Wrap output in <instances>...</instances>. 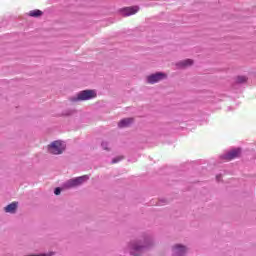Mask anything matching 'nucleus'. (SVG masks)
Segmentation results:
<instances>
[{
    "instance_id": "423d86ee",
    "label": "nucleus",
    "mask_w": 256,
    "mask_h": 256,
    "mask_svg": "<svg viewBox=\"0 0 256 256\" xmlns=\"http://www.w3.org/2000/svg\"><path fill=\"white\" fill-rule=\"evenodd\" d=\"M138 12H139V6H131V7H126L122 9V13L124 17L135 15V13H138Z\"/></svg>"
},
{
    "instance_id": "0eeeda50",
    "label": "nucleus",
    "mask_w": 256,
    "mask_h": 256,
    "mask_svg": "<svg viewBox=\"0 0 256 256\" xmlns=\"http://www.w3.org/2000/svg\"><path fill=\"white\" fill-rule=\"evenodd\" d=\"M174 256H184L187 253V247L177 244L173 248Z\"/></svg>"
},
{
    "instance_id": "f3484780",
    "label": "nucleus",
    "mask_w": 256,
    "mask_h": 256,
    "mask_svg": "<svg viewBox=\"0 0 256 256\" xmlns=\"http://www.w3.org/2000/svg\"><path fill=\"white\" fill-rule=\"evenodd\" d=\"M134 255H135V256H137V255H139V254H137V253H134Z\"/></svg>"
},
{
    "instance_id": "20e7f679",
    "label": "nucleus",
    "mask_w": 256,
    "mask_h": 256,
    "mask_svg": "<svg viewBox=\"0 0 256 256\" xmlns=\"http://www.w3.org/2000/svg\"><path fill=\"white\" fill-rule=\"evenodd\" d=\"M163 79H167V74L163 72H157L147 76V83L150 85H155V83H159V81H163Z\"/></svg>"
},
{
    "instance_id": "f8f14e48",
    "label": "nucleus",
    "mask_w": 256,
    "mask_h": 256,
    "mask_svg": "<svg viewBox=\"0 0 256 256\" xmlns=\"http://www.w3.org/2000/svg\"><path fill=\"white\" fill-rule=\"evenodd\" d=\"M245 81H247V77H245V76L237 77V83H245Z\"/></svg>"
},
{
    "instance_id": "39448f33",
    "label": "nucleus",
    "mask_w": 256,
    "mask_h": 256,
    "mask_svg": "<svg viewBox=\"0 0 256 256\" xmlns=\"http://www.w3.org/2000/svg\"><path fill=\"white\" fill-rule=\"evenodd\" d=\"M238 157H241L240 148L232 149L228 153L222 155V159H224V161H233V159H237Z\"/></svg>"
},
{
    "instance_id": "2eb2a0df",
    "label": "nucleus",
    "mask_w": 256,
    "mask_h": 256,
    "mask_svg": "<svg viewBox=\"0 0 256 256\" xmlns=\"http://www.w3.org/2000/svg\"><path fill=\"white\" fill-rule=\"evenodd\" d=\"M54 193L55 195H61V188H56Z\"/></svg>"
},
{
    "instance_id": "ddd939ff",
    "label": "nucleus",
    "mask_w": 256,
    "mask_h": 256,
    "mask_svg": "<svg viewBox=\"0 0 256 256\" xmlns=\"http://www.w3.org/2000/svg\"><path fill=\"white\" fill-rule=\"evenodd\" d=\"M119 161H123V156H118L116 158H114L112 160V163L115 164V163H119Z\"/></svg>"
},
{
    "instance_id": "f03ea898",
    "label": "nucleus",
    "mask_w": 256,
    "mask_h": 256,
    "mask_svg": "<svg viewBox=\"0 0 256 256\" xmlns=\"http://www.w3.org/2000/svg\"><path fill=\"white\" fill-rule=\"evenodd\" d=\"M97 92L95 90H83L77 94V98L74 101H89V99H95Z\"/></svg>"
},
{
    "instance_id": "1a4fd4ad",
    "label": "nucleus",
    "mask_w": 256,
    "mask_h": 256,
    "mask_svg": "<svg viewBox=\"0 0 256 256\" xmlns=\"http://www.w3.org/2000/svg\"><path fill=\"white\" fill-rule=\"evenodd\" d=\"M17 205H18L17 202H12L8 206H6L5 207L6 213H15V211H17Z\"/></svg>"
},
{
    "instance_id": "dca6fc26",
    "label": "nucleus",
    "mask_w": 256,
    "mask_h": 256,
    "mask_svg": "<svg viewBox=\"0 0 256 256\" xmlns=\"http://www.w3.org/2000/svg\"><path fill=\"white\" fill-rule=\"evenodd\" d=\"M102 147H103V149H105L106 151H109V148H107V143L103 142V143H102Z\"/></svg>"
},
{
    "instance_id": "f257e3e1",
    "label": "nucleus",
    "mask_w": 256,
    "mask_h": 256,
    "mask_svg": "<svg viewBox=\"0 0 256 256\" xmlns=\"http://www.w3.org/2000/svg\"><path fill=\"white\" fill-rule=\"evenodd\" d=\"M48 151L52 155H61L65 151V144L60 140L54 141L48 146Z\"/></svg>"
},
{
    "instance_id": "4468645a",
    "label": "nucleus",
    "mask_w": 256,
    "mask_h": 256,
    "mask_svg": "<svg viewBox=\"0 0 256 256\" xmlns=\"http://www.w3.org/2000/svg\"><path fill=\"white\" fill-rule=\"evenodd\" d=\"M133 249L134 251H143V247L141 246H134Z\"/></svg>"
},
{
    "instance_id": "9b49d317",
    "label": "nucleus",
    "mask_w": 256,
    "mask_h": 256,
    "mask_svg": "<svg viewBox=\"0 0 256 256\" xmlns=\"http://www.w3.org/2000/svg\"><path fill=\"white\" fill-rule=\"evenodd\" d=\"M179 65H180L181 67H191V65H193V60H191V59H186V60L180 62Z\"/></svg>"
},
{
    "instance_id": "6e6552de",
    "label": "nucleus",
    "mask_w": 256,
    "mask_h": 256,
    "mask_svg": "<svg viewBox=\"0 0 256 256\" xmlns=\"http://www.w3.org/2000/svg\"><path fill=\"white\" fill-rule=\"evenodd\" d=\"M133 123V118H124L118 123V127L123 129L125 127H129Z\"/></svg>"
},
{
    "instance_id": "7ed1b4c3",
    "label": "nucleus",
    "mask_w": 256,
    "mask_h": 256,
    "mask_svg": "<svg viewBox=\"0 0 256 256\" xmlns=\"http://www.w3.org/2000/svg\"><path fill=\"white\" fill-rule=\"evenodd\" d=\"M88 180H89V176L87 175L80 176L66 182L65 187L67 189H71V187H78V185H83V183H85V181H88Z\"/></svg>"
},
{
    "instance_id": "9d476101",
    "label": "nucleus",
    "mask_w": 256,
    "mask_h": 256,
    "mask_svg": "<svg viewBox=\"0 0 256 256\" xmlns=\"http://www.w3.org/2000/svg\"><path fill=\"white\" fill-rule=\"evenodd\" d=\"M29 17H41L43 15V11L39 9L32 10L28 13Z\"/></svg>"
}]
</instances>
